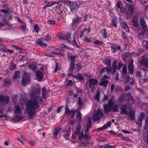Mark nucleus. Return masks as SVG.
I'll list each match as a JSON object with an SVG mask.
<instances>
[{"instance_id":"9","label":"nucleus","mask_w":148,"mask_h":148,"mask_svg":"<svg viewBox=\"0 0 148 148\" xmlns=\"http://www.w3.org/2000/svg\"><path fill=\"white\" fill-rule=\"evenodd\" d=\"M30 81L29 75H24L21 80L22 85H25Z\"/></svg>"},{"instance_id":"48","label":"nucleus","mask_w":148,"mask_h":148,"mask_svg":"<svg viewBox=\"0 0 148 148\" xmlns=\"http://www.w3.org/2000/svg\"><path fill=\"white\" fill-rule=\"evenodd\" d=\"M81 4L79 0L75 1V10L78 9Z\"/></svg>"},{"instance_id":"24","label":"nucleus","mask_w":148,"mask_h":148,"mask_svg":"<svg viewBox=\"0 0 148 148\" xmlns=\"http://www.w3.org/2000/svg\"><path fill=\"white\" fill-rule=\"evenodd\" d=\"M118 20L116 17H114L112 19L110 25L116 28L117 27Z\"/></svg>"},{"instance_id":"51","label":"nucleus","mask_w":148,"mask_h":148,"mask_svg":"<svg viewBox=\"0 0 148 148\" xmlns=\"http://www.w3.org/2000/svg\"><path fill=\"white\" fill-rule=\"evenodd\" d=\"M134 9V6L132 5H129V8H128V10L129 12H131L132 14Z\"/></svg>"},{"instance_id":"2","label":"nucleus","mask_w":148,"mask_h":148,"mask_svg":"<svg viewBox=\"0 0 148 148\" xmlns=\"http://www.w3.org/2000/svg\"><path fill=\"white\" fill-rule=\"evenodd\" d=\"M69 61H71L70 66L69 69V72L68 74H71L74 69V56L71 53L69 52L67 54Z\"/></svg>"},{"instance_id":"21","label":"nucleus","mask_w":148,"mask_h":148,"mask_svg":"<svg viewBox=\"0 0 148 148\" xmlns=\"http://www.w3.org/2000/svg\"><path fill=\"white\" fill-rule=\"evenodd\" d=\"M140 23L143 29H145V30H148L147 28V26L146 25L144 18H141L140 19Z\"/></svg>"},{"instance_id":"35","label":"nucleus","mask_w":148,"mask_h":148,"mask_svg":"<svg viewBox=\"0 0 148 148\" xmlns=\"http://www.w3.org/2000/svg\"><path fill=\"white\" fill-rule=\"evenodd\" d=\"M123 66L122 70L121 72V73L123 74H127V69L126 64H124Z\"/></svg>"},{"instance_id":"11","label":"nucleus","mask_w":148,"mask_h":148,"mask_svg":"<svg viewBox=\"0 0 148 148\" xmlns=\"http://www.w3.org/2000/svg\"><path fill=\"white\" fill-rule=\"evenodd\" d=\"M112 71V68L111 66L109 67H106L101 69L99 71L100 74H102L106 73L107 74L110 73Z\"/></svg>"},{"instance_id":"39","label":"nucleus","mask_w":148,"mask_h":148,"mask_svg":"<svg viewBox=\"0 0 148 148\" xmlns=\"http://www.w3.org/2000/svg\"><path fill=\"white\" fill-rule=\"evenodd\" d=\"M81 125L79 124H78L76 126V129L75 131V134H79L81 128Z\"/></svg>"},{"instance_id":"43","label":"nucleus","mask_w":148,"mask_h":148,"mask_svg":"<svg viewBox=\"0 0 148 148\" xmlns=\"http://www.w3.org/2000/svg\"><path fill=\"white\" fill-rule=\"evenodd\" d=\"M4 84L6 86H8L10 85L11 84V81L10 78H6L5 79Z\"/></svg>"},{"instance_id":"30","label":"nucleus","mask_w":148,"mask_h":148,"mask_svg":"<svg viewBox=\"0 0 148 148\" xmlns=\"http://www.w3.org/2000/svg\"><path fill=\"white\" fill-rule=\"evenodd\" d=\"M81 114V113L80 112H78L77 114L76 121L79 123L81 122L82 121Z\"/></svg>"},{"instance_id":"16","label":"nucleus","mask_w":148,"mask_h":148,"mask_svg":"<svg viewBox=\"0 0 148 148\" xmlns=\"http://www.w3.org/2000/svg\"><path fill=\"white\" fill-rule=\"evenodd\" d=\"M42 38H40L37 39L36 42V44L42 47V48H45L46 47L47 45L42 42Z\"/></svg>"},{"instance_id":"62","label":"nucleus","mask_w":148,"mask_h":148,"mask_svg":"<svg viewBox=\"0 0 148 148\" xmlns=\"http://www.w3.org/2000/svg\"><path fill=\"white\" fill-rule=\"evenodd\" d=\"M76 67L77 70L78 71H80V70L82 68V65L80 64H79L76 65Z\"/></svg>"},{"instance_id":"52","label":"nucleus","mask_w":148,"mask_h":148,"mask_svg":"<svg viewBox=\"0 0 148 148\" xmlns=\"http://www.w3.org/2000/svg\"><path fill=\"white\" fill-rule=\"evenodd\" d=\"M36 76L37 77L38 81L40 82L42 80L44 76V75H36Z\"/></svg>"},{"instance_id":"55","label":"nucleus","mask_w":148,"mask_h":148,"mask_svg":"<svg viewBox=\"0 0 148 148\" xmlns=\"http://www.w3.org/2000/svg\"><path fill=\"white\" fill-rule=\"evenodd\" d=\"M124 99L125 98L124 97V96H121L119 99L118 101L119 103H122L123 102Z\"/></svg>"},{"instance_id":"57","label":"nucleus","mask_w":148,"mask_h":148,"mask_svg":"<svg viewBox=\"0 0 148 148\" xmlns=\"http://www.w3.org/2000/svg\"><path fill=\"white\" fill-rule=\"evenodd\" d=\"M40 29V28L39 27L38 25V24H35L34 27V30L37 33H38L39 30Z\"/></svg>"},{"instance_id":"15","label":"nucleus","mask_w":148,"mask_h":148,"mask_svg":"<svg viewBox=\"0 0 148 148\" xmlns=\"http://www.w3.org/2000/svg\"><path fill=\"white\" fill-rule=\"evenodd\" d=\"M119 108L121 112L120 114L127 115L128 114L127 107L126 105H121L119 106Z\"/></svg>"},{"instance_id":"10","label":"nucleus","mask_w":148,"mask_h":148,"mask_svg":"<svg viewBox=\"0 0 148 148\" xmlns=\"http://www.w3.org/2000/svg\"><path fill=\"white\" fill-rule=\"evenodd\" d=\"M133 60H131V61L128 64L127 66V69L128 71V73L127 74H133L134 73V67L133 66Z\"/></svg>"},{"instance_id":"29","label":"nucleus","mask_w":148,"mask_h":148,"mask_svg":"<svg viewBox=\"0 0 148 148\" xmlns=\"http://www.w3.org/2000/svg\"><path fill=\"white\" fill-rule=\"evenodd\" d=\"M61 129V128L59 127H57L53 131V134L54 136L56 137L59 132L60 131Z\"/></svg>"},{"instance_id":"36","label":"nucleus","mask_w":148,"mask_h":148,"mask_svg":"<svg viewBox=\"0 0 148 148\" xmlns=\"http://www.w3.org/2000/svg\"><path fill=\"white\" fill-rule=\"evenodd\" d=\"M104 63L107 65L108 67H109V66H111V60L109 58H106L105 59V61L104 62Z\"/></svg>"},{"instance_id":"5","label":"nucleus","mask_w":148,"mask_h":148,"mask_svg":"<svg viewBox=\"0 0 148 148\" xmlns=\"http://www.w3.org/2000/svg\"><path fill=\"white\" fill-rule=\"evenodd\" d=\"M143 29L140 27H139L138 28L136 29V31L138 34V38L140 39H142L143 38L145 33L147 31V30Z\"/></svg>"},{"instance_id":"59","label":"nucleus","mask_w":148,"mask_h":148,"mask_svg":"<svg viewBox=\"0 0 148 148\" xmlns=\"http://www.w3.org/2000/svg\"><path fill=\"white\" fill-rule=\"evenodd\" d=\"M78 104L79 106H81L83 104V102L82 99L81 97H78Z\"/></svg>"},{"instance_id":"1","label":"nucleus","mask_w":148,"mask_h":148,"mask_svg":"<svg viewBox=\"0 0 148 148\" xmlns=\"http://www.w3.org/2000/svg\"><path fill=\"white\" fill-rule=\"evenodd\" d=\"M43 101L41 96L36 95L33 98L28 100L26 104V109L29 119L34 117L36 112L37 109L39 107L38 101Z\"/></svg>"},{"instance_id":"54","label":"nucleus","mask_w":148,"mask_h":148,"mask_svg":"<svg viewBox=\"0 0 148 148\" xmlns=\"http://www.w3.org/2000/svg\"><path fill=\"white\" fill-rule=\"evenodd\" d=\"M87 146L88 147L89 146V143L87 142H82V143H79V146L80 147H83V146Z\"/></svg>"},{"instance_id":"23","label":"nucleus","mask_w":148,"mask_h":148,"mask_svg":"<svg viewBox=\"0 0 148 148\" xmlns=\"http://www.w3.org/2000/svg\"><path fill=\"white\" fill-rule=\"evenodd\" d=\"M89 87L91 88L92 87V86H95L98 84L99 81L96 79H89Z\"/></svg>"},{"instance_id":"40","label":"nucleus","mask_w":148,"mask_h":148,"mask_svg":"<svg viewBox=\"0 0 148 148\" xmlns=\"http://www.w3.org/2000/svg\"><path fill=\"white\" fill-rule=\"evenodd\" d=\"M16 65L11 61L10 62V69L11 71H13L16 68Z\"/></svg>"},{"instance_id":"49","label":"nucleus","mask_w":148,"mask_h":148,"mask_svg":"<svg viewBox=\"0 0 148 148\" xmlns=\"http://www.w3.org/2000/svg\"><path fill=\"white\" fill-rule=\"evenodd\" d=\"M75 78L80 81H82L84 79V77L81 75H76L75 76Z\"/></svg>"},{"instance_id":"50","label":"nucleus","mask_w":148,"mask_h":148,"mask_svg":"<svg viewBox=\"0 0 148 148\" xmlns=\"http://www.w3.org/2000/svg\"><path fill=\"white\" fill-rule=\"evenodd\" d=\"M94 44L96 46H97L98 45L100 46L104 44L103 42L100 41L98 40H96L94 42Z\"/></svg>"},{"instance_id":"42","label":"nucleus","mask_w":148,"mask_h":148,"mask_svg":"<svg viewBox=\"0 0 148 148\" xmlns=\"http://www.w3.org/2000/svg\"><path fill=\"white\" fill-rule=\"evenodd\" d=\"M101 33L103 34L102 36L103 38H107L108 33L106 29H103L101 31Z\"/></svg>"},{"instance_id":"6","label":"nucleus","mask_w":148,"mask_h":148,"mask_svg":"<svg viewBox=\"0 0 148 148\" xmlns=\"http://www.w3.org/2000/svg\"><path fill=\"white\" fill-rule=\"evenodd\" d=\"M140 62L141 65L144 66L146 69H148V55H146L141 58Z\"/></svg>"},{"instance_id":"41","label":"nucleus","mask_w":148,"mask_h":148,"mask_svg":"<svg viewBox=\"0 0 148 148\" xmlns=\"http://www.w3.org/2000/svg\"><path fill=\"white\" fill-rule=\"evenodd\" d=\"M74 125V119L72 120H70L69 121L68 124V125L69 126V130H70V129L73 127V126Z\"/></svg>"},{"instance_id":"8","label":"nucleus","mask_w":148,"mask_h":148,"mask_svg":"<svg viewBox=\"0 0 148 148\" xmlns=\"http://www.w3.org/2000/svg\"><path fill=\"white\" fill-rule=\"evenodd\" d=\"M71 35L72 33L69 32H67L66 34L64 35H60L58 38L59 39L61 40L66 41L72 39L71 38Z\"/></svg>"},{"instance_id":"17","label":"nucleus","mask_w":148,"mask_h":148,"mask_svg":"<svg viewBox=\"0 0 148 148\" xmlns=\"http://www.w3.org/2000/svg\"><path fill=\"white\" fill-rule=\"evenodd\" d=\"M111 48L112 50V52L113 53H115L118 50H120L121 49V47L119 46H117L115 44H113L111 46Z\"/></svg>"},{"instance_id":"7","label":"nucleus","mask_w":148,"mask_h":148,"mask_svg":"<svg viewBox=\"0 0 148 148\" xmlns=\"http://www.w3.org/2000/svg\"><path fill=\"white\" fill-rule=\"evenodd\" d=\"M123 66V64L121 62H119L118 64L117 65L116 62L114 61L112 64L113 73H115L116 69L120 70L121 68Z\"/></svg>"},{"instance_id":"58","label":"nucleus","mask_w":148,"mask_h":148,"mask_svg":"<svg viewBox=\"0 0 148 148\" xmlns=\"http://www.w3.org/2000/svg\"><path fill=\"white\" fill-rule=\"evenodd\" d=\"M119 108L118 106L116 104L115 106L114 105L112 109L114 112H118L119 111Z\"/></svg>"},{"instance_id":"27","label":"nucleus","mask_w":148,"mask_h":148,"mask_svg":"<svg viewBox=\"0 0 148 148\" xmlns=\"http://www.w3.org/2000/svg\"><path fill=\"white\" fill-rule=\"evenodd\" d=\"M56 4H57V5L53 7V9L55 11H58L60 10H62L63 8L62 4H59V2H57Z\"/></svg>"},{"instance_id":"32","label":"nucleus","mask_w":148,"mask_h":148,"mask_svg":"<svg viewBox=\"0 0 148 148\" xmlns=\"http://www.w3.org/2000/svg\"><path fill=\"white\" fill-rule=\"evenodd\" d=\"M24 116H20L18 115H16L13 117V119L14 121H20L23 119Z\"/></svg>"},{"instance_id":"25","label":"nucleus","mask_w":148,"mask_h":148,"mask_svg":"<svg viewBox=\"0 0 148 148\" xmlns=\"http://www.w3.org/2000/svg\"><path fill=\"white\" fill-rule=\"evenodd\" d=\"M64 138L66 140H67L69 138L70 135L71 133V130H64Z\"/></svg>"},{"instance_id":"20","label":"nucleus","mask_w":148,"mask_h":148,"mask_svg":"<svg viewBox=\"0 0 148 148\" xmlns=\"http://www.w3.org/2000/svg\"><path fill=\"white\" fill-rule=\"evenodd\" d=\"M28 68L30 69L33 73H36L37 69V66L33 63H30L28 65Z\"/></svg>"},{"instance_id":"34","label":"nucleus","mask_w":148,"mask_h":148,"mask_svg":"<svg viewBox=\"0 0 148 148\" xmlns=\"http://www.w3.org/2000/svg\"><path fill=\"white\" fill-rule=\"evenodd\" d=\"M109 82L107 80L102 81L99 84L100 86H101L104 88L107 87Z\"/></svg>"},{"instance_id":"60","label":"nucleus","mask_w":148,"mask_h":148,"mask_svg":"<svg viewBox=\"0 0 148 148\" xmlns=\"http://www.w3.org/2000/svg\"><path fill=\"white\" fill-rule=\"evenodd\" d=\"M143 120L141 119H138L137 121L135 122V123L138 125L141 126L142 124V121Z\"/></svg>"},{"instance_id":"63","label":"nucleus","mask_w":148,"mask_h":148,"mask_svg":"<svg viewBox=\"0 0 148 148\" xmlns=\"http://www.w3.org/2000/svg\"><path fill=\"white\" fill-rule=\"evenodd\" d=\"M100 117L97 113L93 115V120L97 121L99 119Z\"/></svg>"},{"instance_id":"13","label":"nucleus","mask_w":148,"mask_h":148,"mask_svg":"<svg viewBox=\"0 0 148 148\" xmlns=\"http://www.w3.org/2000/svg\"><path fill=\"white\" fill-rule=\"evenodd\" d=\"M37 67V69L35 74H44L43 72L44 71V66L41 64H38Z\"/></svg>"},{"instance_id":"37","label":"nucleus","mask_w":148,"mask_h":148,"mask_svg":"<svg viewBox=\"0 0 148 148\" xmlns=\"http://www.w3.org/2000/svg\"><path fill=\"white\" fill-rule=\"evenodd\" d=\"M115 146L114 145H110L109 144L100 146L99 148H114Z\"/></svg>"},{"instance_id":"26","label":"nucleus","mask_w":148,"mask_h":148,"mask_svg":"<svg viewBox=\"0 0 148 148\" xmlns=\"http://www.w3.org/2000/svg\"><path fill=\"white\" fill-rule=\"evenodd\" d=\"M128 116H129L130 119L132 120L135 119V113L134 111L132 110L130 111Z\"/></svg>"},{"instance_id":"46","label":"nucleus","mask_w":148,"mask_h":148,"mask_svg":"<svg viewBox=\"0 0 148 148\" xmlns=\"http://www.w3.org/2000/svg\"><path fill=\"white\" fill-rule=\"evenodd\" d=\"M43 40L44 41H49L51 39V36L49 34H48L47 36H45L43 37Z\"/></svg>"},{"instance_id":"12","label":"nucleus","mask_w":148,"mask_h":148,"mask_svg":"<svg viewBox=\"0 0 148 148\" xmlns=\"http://www.w3.org/2000/svg\"><path fill=\"white\" fill-rule=\"evenodd\" d=\"M9 97L8 96H4L2 95H0V103L6 104L9 101Z\"/></svg>"},{"instance_id":"45","label":"nucleus","mask_w":148,"mask_h":148,"mask_svg":"<svg viewBox=\"0 0 148 148\" xmlns=\"http://www.w3.org/2000/svg\"><path fill=\"white\" fill-rule=\"evenodd\" d=\"M57 3V2L52 1H50L48 2V3L46 4V5L47 7H51L53 5H55Z\"/></svg>"},{"instance_id":"22","label":"nucleus","mask_w":148,"mask_h":148,"mask_svg":"<svg viewBox=\"0 0 148 148\" xmlns=\"http://www.w3.org/2000/svg\"><path fill=\"white\" fill-rule=\"evenodd\" d=\"M103 108L105 113L108 114L112 110V108L106 104H103Z\"/></svg>"},{"instance_id":"61","label":"nucleus","mask_w":148,"mask_h":148,"mask_svg":"<svg viewBox=\"0 0 148 148\" xmlns=\"http://www.w3.org/2000/svg\"><path fill=\"white\" fill-rule=\"evenodd\" d=\"M145 116V114L144 112H141L140 113V116L138 117V119H141L143 120V119L144 118Z\"/></svg>"},{"instance_id":"44","label":"nucleus","mask_w":148,"mask_h":148,"mask_svg":"<svg viewBox=\"0 0 148 148\" xmlns=\"http://www.w3.org/2000/svg\"><path fill=\"white\" fill-rule=\"evenodd\" d=\"M114 104L115 103L112 98L109 99V101L108 102V105H109V106H110L112 108H113Z\"/></svg>"},{"instance_id":"38","label":"nucleus","mask_w":148,"mask_h":148,"mask_svg":"<svg viewBox=\"0 0 148 148\" xmlns=\"http://www.w3.org/2000/svg\"><path fill=\"white\" fill-rule=\"evenodd\" d=\"M122 27V28L125 29L127 32L129 31V28L127 24L125 22L120 25Z\"/></svg>"},{"instance_id":"56","label":"nucleus","mask_w":148,"mask_h":148,"mask_svg":"<svg viewBox=\"0 0 148 148\" xmlns=\"http://www.w3.org/2000/svg\"><path fill=\"white\" fill-rule=\"evenodd\" d=\"M27 26L26 24L25 25H21L20 27V29L23 32H25L26 30Z\"/></svg>"},{"instance_id":"31","label":"nucleus","mask_w":148,"mask_h":148,"mask_svg":"<svg viewBox=\"0 0 148 148\" xmlns=\"http://www.w3.org/2000/svg\"><path fill=\"white\" fill-rule=\"evenodd\" d=\"M67 5L70 7V10L73 12L74 10V3L70 1H69Z\"/></svg>"},{"instance_id":"19","label":"nucleus","mask_w":148,"mask_h":148,"mask_svg":"<svg viewBox=\"0 0 148 148\" xmlns=\"http://www.w3.org/2000/svg\"><path fill=\"white\" fill-rule=\"evenodd\" d=\"M14 111L15 113L17 114H21L22 113V110H21L20 106L18 104L14 106Z\"/></svg>"},{"instance_id":"4","label":"nucleus","mask_w":148,"mask_h":148,"mask_svg":"<svg viewBox=\"0 0 148 148\" xmlns=\"http://www.w3.org/2000/svg\"><path fill=\"white\" fill-rule=\"evenodd\" d=\"M122 80H125V83H129L132 85L134 84L135 82L134 78H131L129 76H127V75H122Z\"/></svg>"},{"instance_id":"64","label":"nucleus","mask_w":148,"mask_h":148,"mask_svg":"<svg viewBox=\"0 0 148 148\" xmlns=\"http://www.w3.org/2000/svg\"><path fill=\"white\" fill-rule=\"evenodd\" d=\"M144 128L145 129H146L148 128V117H147L146 118L145 120V125Z\"/></svg>"},{"instance_id":"14","label":"nucleus","mask_w":148,"mask_h":148,"mask_svg":"<svg viewBox=\"0 0 148 148\" xmlns=\"http://www.w3.org/2000/svg\"><path fill=\"white\" fill-rule=\"evenodd\" d=\"M131 24L135 27H138L139 24L138 20V18L136 15H135L133 16Z\"/></svg>"},{"instance_id":"28","label":"nucleus","mask_w":148,"mask_h":148,"mask_svg":"<svg viewBox=\"0 0 148 148\" xmlns=\"http://www.w3.org/2000/svg\"><path fill=\"white\" fill-rule=\"evenodd\" d=\"M42 95L43 99H46L47 97V91L46 88L45 87L42 88Z\"/></svg>"},{"instance_id":"33","label":"nucleus","mask_w":148,"mask_h":148,"mask_svg":"<svg viewBox=\"0 0 148 148\" xmlns=\"http://www.w3.org/2000/svg\"><path fill=\"white\" fill-rule=\"evenodd\" d=\"M134 53H130L129 52H126L125 54L123 55V59L124 58L127 59V58L131 57Z\"/></svg>"},{"instance_id":"3","label":"nucleus","mask_w":148,"mask_h":148,"mask_svg":"<svg viewBox=\"0 0 148 148\" xmlns=\"http://www.w3.org/2000/svg\"><path fill=\"white\" fill-rule=\"evenodd\" d=\"M33 89L31 95L32 98H34L37 95H39L41 91L40 87L38 84H35L33 85Z\"/></svg>"},{"instance_id":"53","label":"nucleus","mask_w":148,"mask_h":148,"mask_svg":"<svg viewBox=\"0 0 148 148\" xmlns=\"http://www.w3.org/2000/svg\"><path fill=\"white\" fill-rule=\"evenodd\" d=\"M47 22L49 24L54 25L56 24V21L55 20L51 19L48 20Z\"/></svg>"},{"instance_id":"18","label":"nucleus","mask_w":148,"mask_h":148,"mask_svg":"<svg viewBox=\"0 0 148 148\" xmlns=\"http://www.w3.org/2000/svg\"><path fill=\"white\" fill-rule=\"evenodd\" d=\"M71 113V118H73L74 116V110H72L71 111L69 109V107L68 106H66L65 107V111L64 114L67 115L69 116Z\"/></svg>"},{"instance_id":"47","label":"nucleus","mask_w":148,"mask_h":148,"mask_svg":"<svg viewBox=\"0 0 148 148\" xmlns=\"http://www.w3.org/2000/svg\"><path fill=\"white\" fill-rule=\"evenodd\" d=\"M82 18L80 17H77L75 19V25H76L81 22Z\"/></svg>"}]
</instances>
